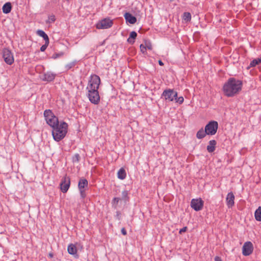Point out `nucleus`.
I'll list each match as a JSON object with an SVG mask.
<instances>
[{
  "instance_id": "nucleus-1",
  "label": "nucleus",
  "mask_w": 261,
  "mask_h": 261,
  "mask_svg": "<svg viewBox=\"0 0 261 261\" xmlns=\"http://www.w3.org/2000/svg\"><path fill=\"white\" fill-rule=\"evenodd\" d=\"M100 83V79L96 74H92L88 82L86 88L88 90V97L89 101L93 104L97 105L100 102V96L98 89Z\"/></svg>"
},
{
  "instance_id": "nucleus-2",
  "label": "nucleus",
  "mask_w": 261,
  "mask_h": 261,
  "mask_svg": "<svg viewBox=\"0 0 261 261\" xmlns=\"http://www.w3.org/2000/svg\"><path fill=\"white\" fill-rule=\"evenodd\" d=\"M242 82L233 77L229 78L223 87L224 94L227 97H232L242 89Z\"/></svg>"
},
{
  "instance_id": "nucleus-3",
  "label": "nucleus",
  "mask_w": 261,
  "mask_h": 261,
  "mask_svg": "<svg viewBox=\"0 0 261 261\" xmlns=\"http://www.w3.org/2000/svg\"><path fill=\"white\" fill-rule=\"evenodd\" d=\"M68 124L62 121L57 124L55 127H53L52 135L54 139L57 142L62 140L67 133Z\"/></svg>"
},
{
  "instance_id": "nucleus-4",
  "label": "nucleus",
  "mask_w": 261,
  "mask_h": 261,
  "mask_svg": "<svg viewBox=\"0 0 261 261\" xmlns=\"http://www.w3.org/2000/svg\"><path fill=\"white\" fill-rule=\"evenodd\" d=\"M44 116L47 124L52 128L59 124L58 118L54 115L51 110H45L44 111Z\"/></svg>"
},
{
  "instance_id": "nucleus-5",
  "label": "nucleus",
  "mask_w": 261,
  "mask_h": 261,
  "mask_svg": "<svg viewBox=\"0 0 261 261\" xmlns=\"http://www.w3.org/2000/svg\"><path fill=\"white\" fill-rule=\"evenodd\" d=\"M177 96V93L176 91L173 89H168L165 90L163 92L161 97L164 98L166 101H173Z\"/></svg>"
},
{
  "instance_id": "nucleus-6",
  "label": "nucleus",
  "mask_w": 261,
  "mask_h": 261,
  "mask_svg": "<svg viewBox=\"0 0 261 261\" xmlns=\"http://www.w3.org/2000/svg\"><path fill=\"white\" fill-rule=\"evenodd\" d=\"M218 123L216 121H210L205 126L207 135H214L217 133Z\"/></svg>"
},
{
  "instance_id": "nucleus-7",
  "label": "nucleus",
  "mask_w": 261,
  "mask_h": 261,
  "mask_svg": "<svg viewBox=\"0 0 261 261\" xmlns=\"http://www.w3.org/2000/svg\"><path fill=\"white\" fill-rule=\"evenodd\" d=\"M3 58L5 62L8 65H11L14 63L13 53L9 49L4 48L3 50Z\"/></svg>"
},
{
  "instance_id": "nucleus-8",
  "label": "nucleus",
  "mask_w": 261,
  "mask_h": 261,
  "mask_svg": "<svg viewBox=\"0 0 261 261\" xmlns=\"http://www.w3.org/2000/svg\"><path fill=\"white\" fill-rule=\"evenodd\" d=\"M113 24V21L109 18H104L96 24L98 29H107L110 28Z\"/></svg>"
},
{
  "instance_id": "nucleus-9",
  "label": "nucleus",
  "mask_w": 261,
  "mask_h": 261,
  "mask_svg": "<svg viewBox=\"0 0 261 261\" xmlns=\"http://www.w3.org/2000/svg\"><path fill=\"white\" fill-rule=\"evenodd\" d=\"M253 251V245L250 241L246 242L242 247V254L244 256L250 255Z\"/></svg>"
},
{
  "instance_id": "nucleus-10",
  "label": "nucleus",
  "mask_w": 261,
  "mask_h": 261,
  "mask_svg": "<svg viewBox=\"0 0 261 261\" xmlns=\"http://www.w3.org/2000/svg\"><path fill=\"white\" fill-rule=\"evenodd\" d=\"M203 203V201L200 198L198 199H193L191 201V206L195 211H199L202 208Z\"/></svg>"
},
{
  "instance_id": "nucleus-11",
  "label": "nucleus",
  "mask_w": 261,
  "mask_h": 261,
  "mask_svg": "<svg viewBox=\"0 0 261 261\" xmlns=\"http://www.w3.org/2000/svg\"><path fill=\"white\" fill-rule=\"evenodd\" d=\"M70 185V178L65 176L62 179L60 183L61 190L63 193H66L69 188Z\"/></svg>"
},
{
  "instance_id": "nucleus-12",
  "label": "nucleus",
  "mask_w": 261,
  "mask_h": 261,
  "mask_svg": "<svg viewBox=\"0 0 261 261\" xmlns=\"http://www.w3.org/2000/svg\"><path fill=\"white\" fill-rule=\"evenodd\" d=\"M56 76V73L52 72L51 71H47L43 73V74L42 75L41 77V79L43 81L50 82L53 81L55 79Z\"/></svg>"
},
{
  "instance_id": "nucleus-13",
  "label": "nucleus",
  "mask_w": 261,
  "mask_h": 261,
  "mask_svg": "<svg viewBox=\"0 0 261 261\" xmlns=\"http://www.w3.org/2000/svg\"><path fill=\"white\" fill-rule=\"evenodd\" d=\"M234 195L232 192H229L227 194L226 198V202L229 208H230L234 205Z\"/></svg>"
},
{
  "instance_id": "nucleus-14",
  "label": "nucleus",
  "mask_w": 261,
  "mask_h": 261,
  "mask_svg": "<svg viewBox=\"0 0 261 261\" xmlns=\"http://www.w3.org/2000/svg\"><path fill=\"white\" fill-rule=\"evenodd\" d=\"M124 17L126 21L128 22L130 24H134L137 21V18L128 12H126L124 15Z\"/></svg>"
},
{
  "instance_id": "nucleus-15",
  "label": "nucleus",
  "mask_w": 261,
  "mask_h": 261,
  "mask_svg": "<svg viewBox=\"0 0 261 261\" xmlns=\"http://www.w3.org/2000/svg\"><path fill=\"white\" fill-rule=\"evenodd\" d=\"M217 142L215 140H211L208 142V144L206 147L207 151L210 153L214 152L216 149Z\"/></svg>"
},
{
  "instance_id": "nucleus-16",
  "label": "nucleus",
  "mask_w": 261,
  "mask_h": 261,
  "mask_svg": "<svg viewBox=\"0 0 261 261\" xmlns=\"http://www.w3.org/2000/svg\"><path fill=\"white\" fill-rule=\"evenodd\" d=\"M67 251L69 254L73 255H77V249L75 245L70 244L67 247Z\"/></svg>"
},
{
  "instance_id": "nucleus-17",
  "label": "nucleus",
  "mask_w": 261,
  "mask_h": 261,
  "mask_svg": "<svg viewBox=\"0 0 261 261\" xmlns=\"http://www.w3.org/2000/svg\"><path fill=\"white\" fill-rule=\"evenodd\" d=\"M88 185V180L85 178L80 179L79 184L78 188L79 190L84 189L85 187H87Z\"/></svg>"
},
{
  "instance_id": "nucleus-18",
  "label": "nucleus",
  "mask_w": 261,
  "mask_h": 261,
  "mask_svg": "<svg viewBox=\"0 0 261 261\" xmlns=\"http://www.w3.org/2000/svg\"><path fill=\"white\" fill-rule=\"evenodd\" d=\"M12 9V6L10 3L8 2L5 3L2 8L3 12L5 14H8L10 13Z\"/></svg>"
},
{
  "instance_id": "nucleus-19",
  "label": "nucleus",
  "mask_w": 261,
  "mask_h": 261,
  "mask_svg": "<svg viewBox=\"0 0 261 261\" xmlns=\"http://www.w3.org/2000/svg\"><path fill=\"white\" fill-rule=\"evenodd\" d=\"M137 36V34L135 31H132L130 34L127 40V41L131 44H133L135 42V40Z\"/></svg>"
},
{
  "instance_id": "nucleus-20",
  "label": "nucleus",
  "mask_w": 261,
  "mask_h": 261,
  "mask_svg": "<svg viewBox=\"0 0 261 261\" xmlns=\"http://www.w3.org/2000/svg\"><path fill=\"white\" fill-rule=\"evenodd\" d=\"M207 135V132L205 129L203 130V128H200L196 134V137L198 139H201L204 138Z\"/></svg>"
},
{
  "instance_id": "nucleus-21",
  "label": "nucleus",
  "mask_w": 261,
  "mask_h": 261,
  "mask_svg": "<svg viewBox=\"0 0 261 261\" xmlns=\"http://www.w3.org/2000/svg\"><path fill=\"white\" fill-rule=\"evenodd\" d=\"M126 176V174L125 170L123 168H120L117 172L118 178L120 179L123 180L125 178Z\"/></svg>"
},
{
  "instance_id": "nucleus-22",
  "label": "nucleus",
  "mask_w": 261,
  "mask_h": 261,
  "mask_svg": "<svg viewBox=\"0 0 261 261\" xmlns=\"http://www.w3.org/2000/svg\"><path fill=\"white\" fill-rule=\"evenodd\" d=\"M37 34L38 36L42 37L43 39L45 40V41H47V42H48V41H49L47 35L43 31L41 30H38L37 31Z\"/></svg>"
},
{
  "instance_id": "nucleus-23",
  "label": "nucleus",
  "mask_w": 261,
  "mask_h": 261,
  "mask_svg": "<svg viewBox=\"0 0 261 261\" xmlns=\"http://www.w3.org/2000/svg\"><path fill=\"white\" fill-rule=\"evenodd\" d=\"M122 197L121 199L125 203H126L129 201V197L128 196V191L127 190H124L122 192L121 194Z\"/></svg>"
},
{
  "instance_id": "nucleus-24",
  "label": "nucleus",
  "mask_w": 261,
  "mask_h": 261,
  "mask_svg": "<svg viewBox=\"0 0 261 261\" xmlns=\"http://www.w3.org/2000/svg\"><path fill=\"white\" fill-rule=\"evenodd\" d=\"M254 217L257 221H261V206H259L255 211Z\"/></svg>"
},
{
  "instance_id": "nucleus-25",
  "label": "nucleus",
  "mask_w": 261,
  "mask_h": 261,
  "mask_svg": "<svg viewBox=\"0 0 261 261\" xmlns=\"http://www.w3.org/2000/svg\"><path fill=\"white\" fill-rule=\"evenodd\" d=\"M260 64H261V58L255 59L251 61L249 68L255 67Z\"/></svg>"
},
{
  "instance_id": "nucleus-26",
  "label": "nucleus",
  "mask_w": 261,
  "mask_h": 261,
  "mask_svg": "<svg viewBox=\"0 0 261 261\" xmlns=\"http://www.w3.org/2000/svg\"><path fill=\"white\" fill-rule=\"evenodd\" d=\"M121 200V198L119 197H114L112 201L113 207L115 208H117L118 204Z\"/></svg>"
},
{
  "instance_id": "nucleus-27",
  "label": "nucleus",
  "mask_w": 261,
  "mask_h": 261,
  "mask_svg": "<svg viewBox=\"0 0 261 261\" xmlns=\"http://www.w3.org/2000/svg\"><path fill=\"white\" fill-rule=\"evenodd\" d=\"M77 63V61L74 60L67 64H66L65 66V68L66 70H69L71 69L72 67H74Z\"/></svg>"
},
{
  "instance_id": "nucleus-28",
  "label": "nucleus",
  "mask_w": 261,
  "mask_h": 261,
  "mask_svg": "<svg viewBox=\"0 0 261 261\" xmlns=\"http://www.w3.org/2000/svg\"><path fill=\"white\" fill-rule=\"evenodd\" d=\"M183 19L186 22H189L191 19V15L189 12H184L182 16Z\"/></svg>"
},
{
  "instance_id": "nucleus-29",
  "label": "nucleus",
  "mask_w": 261,
  "mask_h": 261,
  "mask_svg": "<svg viewBox=\"0 0 261 261\" xmlns=\"http://www.w3.org/2000/svg\"><path fill=\"white\" fill-rule=\"evenodd\" d=\"M56 20L55 16L54 15H51L48 16V20H46L47 23H51L55 22Z\"/></svg>"
},
{
  "instance_id": "nucleus-30",
  "label": "nucleus",
  "mask_w": 261,
  "mask_h": 261,
  "mask_svg": "<svg viewBox=\"0 0 261 261\" xmlns=\"http://www.w3.org/2000/svg\"><path fill=\"white\" fill-rule=\"evenodd\" d=\"M80 159V156L79 153H75L73 156H72V162L73 163H77L79 162Z\"/></svg>"
},
{
  "instance_id": "nucleus-31",
  "label": "nucleus",
  "mask_w": 261,
  "mask_h": 261,
  "mask_svg": "<svg viewBox=\"0 0 261 261\" xmlns=\"http://www.w3.org/2000/svg\"><path fill=\"white\" fill-rule=\"evenodd\" d=\"M49 43V41H48V42H47V41H45V44L42 45V46L40 47V51H44L46 50L47 47L48 46Z\"/></svg>"
},
{
  "instance_id": "nucleus-32",
  "label": "nucleus",
  "mask_w": 261,
  "mask_h": 261,
  "mask_svg": "<svg viewBox=\"0 0 261 261\" xmlns=\"http://www.w3.org/2000/svg\"><path fill=\"white\" fill-rule=\"evenodd\" d=\"M174 100L176 102L179 103V104H181L183 103L184 99L182 96H180L179 97H177V96L175 98Z\"/></svg>"
},
{
  "instance_id": "nucleus-33",
  "label": "nucleus",
  "mask_w": 261,
  "mask_h": 261,
  "mask_svg": "<svg viewBox=\"0 0 261 261\" xmlns=\"http://www.w3.org/2000/svg\"><path fill=\"white\" fill-rule=\"evenodd\" d=\"M145 47H146V49H148L149 50L152 49V44L151 42L149 41H146L145 42Z\"/></svg>"
},
{
  "instance_id": "nucleus-34",
  "label": "nucleus",
  "mask_w": 261,
  "mask_h": 261,
  "mask_svg": "<svg viewBox=\"0 0 261 261\" xmlns=\"http://www.w3.org/2000/svg\"><path fill=\"white\" fill-rule=\"evenodd\" d=\"M63 55H64V53L63 52H61L59 53H56L53 55L52 58L54 59H56L58 58H60V57L63 56Z\"/></svg>"
},
{
  "instance_id": "nucleus-35",
  "label": "nucleus",
  "mask_w": 261,
  "mask_h": 261,
  "mask_svg": "<svg viewBox=\"0 0 261 261\" xmlns=\"http://www.w3.org/2000/svg\"><path fill=\"white\" fill-rule=\"evenodd\" d=\"M140 50H141V51L143 53V54H146V47H145V46L143 44H141L140 45Z\"/></svg>"
},
{
  "instance_id": "nucleus-36",
  "label": "nucleus",
  "mask_w": 261,
  "mask_h": 261,
  "mask_svg": "<svg viewBox=\"0 0 261 261\" xmlns=\"http://www.w3.org/2000/svg\"><path fill=\"white\" fill-rule=\"evenodd\" d=\"M80 192V195L81 197L83 198H85L86 197V193H85V190L82 189V190H79Z\"/></svg>"
},
{
  "instance_id": "nucleus-37",
  "label": "nucleus",
  "mask_w": 261,
  "mask_h": 261,
  "mask_svg": "<svg viewBox=\"0 0 261 261\" xmlns=\"http://www.w3.org/2000/svg\"><path fill=\"white\" fill-rule=\"evenodd\" d=\"M115 217L118 219V220H120L121 219V213L119 211H117L116 212V215H115Z\"/></svg>"
},
{
  "instance_id": "nucleus-38",
  "label": "nucleus",
  "mask_w": 261,
  "mask_h": 261,
  "mask_svg": "<svg viewBox=\"0 0 261 261\" xmlns=\"http://www.w3.org/2000/svg\"><path fill=\"white\" fill-rule=\"evenodd\" d=\"M187 230V227H186V226L182 228H181L179 230V233L180 234H181L182 232L186 231Z\"/></svg>"
},
{
  "instance_id": "nucleus-39",
  "label": "nucleus",
  "mask_w": 261,
  "mask_h": 261,
  "mask_svg": "<svg viewBox=\"0 0 261 261\" xmlns=\"http://www.w3.org/2000/svg\"><path fill=\"white\" fill-rule=\"evenodd\" d=\"M215 261H222L221 258L218 256H216L214 258Z\"/></svg>"
},
{
  "instance_id": "nucleus-40",
  "label": "nucleus",
  "mask_w": 261,
  "mask_h": 261,
  "mask_svg": "<svg viewBox=\"0 0 261 261\" xmlns=\"http://www.w3.org/2000/svg\"><path fill=\"white\" fill-rule=\"evenodd\" d=\"M121 231L123 235H126L127 234L126 230L124 228H122L121 230Z\"/></svg>"
},
{
  "instance_id": "nucleus-41",
  "label": "nucleus",
  "mask_w": 261,
  "mask_h": 261,
  "mask_svg": "<svg viewBox=\"0 0 261 261\" xmlns=\"http://www.w3.org/2000/svg\"><path fill=\"white\" fill-rule=\"evenodd\" d=\"M159 64L160 66H163V65H164V63L161 60H159Z\"/></svg>"
}]
</instances>
